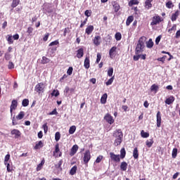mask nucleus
<instances>
[{
    "mask_svg": "<svg viewBox=\"0 0 180 180\" xmlns=\"http://www.w3.org/2000/svg\"><path fill=\"white\" fill-rule=\"evenodd\" d=\"M146 41V37H142L139 39L138 44L135 49V54H141L144 51V42Z\"/></svg>",
    "mask_w": 180,
    "mask_h": 180,
    "instance_id": "1",
    "label": "nucleus"
},
{
    "mask_svg": "<svg viewBox=\"0 0 180 180\" xmlns=\"http://www.w3.org/2000/svg\"><path fill=\"white\" fill-rule=\"evenodd\" d=\"M45 88H46V85L44 84H43L42 82L38 83L35 86L34 91L39 94H43V92H44Z\"/></svg>",
    "mask_w": 180,
    "mask_h": 180,
    "instance_id": "2",
    "label": "nucleus"
},
{
    "mask_svg": "<svg viewBox=\"0 0 180 180\" xmlns=\"http://www.w3.org/2000/svg\"><path fill=\"white\" fill-rule=\"evenodd\" d=\"M160 22H161V17H160V15H155L153 17L150 25L151 26H155V25H158Z\"/></svg>",
    "mask_w": 180,
    "mask_h": 180,
    "instance_id": "3",
    "label": "nucleus"
},
{
    "mask_svg": "<svg viewBox=\"0 0 180 180\" xmlns=\"http://www.w3.org/2000/svg\"><path fill=\"white\" fill-rule=\"evenodd\" d=\"M110 157L112 161L115 162H120V155H115L113 153H110Z\"/></svg>",
    "mask_w": 180,
    "mask_h": 180,
    "instance_id": "4",
    "label": "nucleus"
},
{
    "mask_svg": "<svg viewBox=\"0 0 180 180\" xmlns=\"http://www.w3.org/2000/svg\"><path fill=\"white\" fill-rule=\"evenodd\" d=\"M90 160H91V152H89V150H86V152L84 153V156L83 158L84 164H88Z\"/></svg>",
    "mask_w": 180,
    "mask_h": 180,
    "instance_id": "5",
    "label": "nucleus"
},
{
    "mask_svg": "<svg viewBox=\"0 0 180 180\" xmlns=\"http://www.w3.org/2000/svg\"><path fill=\"white\" fill-rule=\"evenodd\" d=\"M104 119L109 124H113V123H115V120H113V117H112L110 114H106Z\"/></svg>",
    "mask_w": 180,
    "mask_h": 180,
    "instance_id": "6",
    "label": "nucleus"
},
{
    "mask_svg": "<svg viewBox=\"0 0 180 180\" xmlns=\"http://www.w3.org/2000/svg\"><path fill=\"white\" fill-rule=\"evenodd\" d=\"M116 51H117V46H112L109 51V56L110 58H115L116 57Z\"/></svg>",
    "mask_w": 180,
    "mask_h": 180,
    "instance_id": "7",
    "label": "nucleus"
},
{
    "mask_svg": "<svg viewBox=\"0 0 180 180\" xmlns=\"http://www.w3.org/2000/svg\"><path fill=\"white\" fill-rule=\"evenodd\" d=\"M113 137L115 139L123 138V132H122V129H118L115 131L113 133Z\"/></svg>",
    "mask_w": 180,
    "mask_h": 180,
    "instance_id": "8",
    "label": "nucleus"
},
{
    "mask_svg": "<svg viewBox=\"0 0 180 180\" xmlns=\"http://www.w3.org/2000/svg\"><path fill=\"white\" fill-rule=\"evenodd\" d=\"M11 134L12 136H15V139H19V137H20V136H22V133H20V131H19L18 129H13L11 130Z\"/></svg>",
    "mask_w": 180,
    "mask_h": 180,
    "instance_id": "9",
    "label": "nucleus"
},
{
    "mask_svg": "<svg viewBox=\"0 0 180 180\" xmlns=\"http://www.w3.org/2000/svg\"><path fill=\"white\" fill-rule=\"evenodd\" d=\"M18 108V101L17 100H13L11 105V108H10V112L12 115V112Z\"/></svg>",
    "mask_w": 180,
    "mask_h": 180,
    "instance_id": "10",
    "label": "nucleus"
},
{
    "mask_svg": "<svg viewBox=\"0 0 180 180\" xmlns=\"http://www.w3.org/2000/svg\"><path fill=\"white\" fill-rule=\"evenodd\" d=\"M175 101V97L174 96H170L169 98H166L165 103L166 105H171L172 103H174Z\"/></svg>",
    "mask_w": 180,
    "mask_h": 180,
    "instance_id": "11",
    "label": "nucleus"
},
{
    "mask_svg": "<svg viewBox=\"0 0 180 180\" xmlns=\"http://www.w3.org/2000/svg\"><path fill=\"white\" fill-rule=\"evenodd\" d=\"M77 151H78V145H74L71 148L70 155L72 157V155H75L77 154Z\"/></svg>",
    "mask_w": 180,
    "mask_h": 180,
    "instance_id": "12",
    "label": "nucleus"
},
{
    "mask_svg": "<svg viewBox=\"0 0 180 180\" xmlns=\"http://www.w3.org/2000/svg\"><path fill=\"white\" fill-rule=\"evenodd\" d=\"M153 0H146L145 1V8L146 9H151L153 8V4L151 2H153Z\"/></svg>",
    "mask_w": 180,
    "mask_h": 180,
    "instance_id": "13",
    "label": "nucleus"
},
{
    "mask_svg": "<svg viewBox=\"0 0 180 180\" xmlns=\"http://www.w3.org/2000/svg\"><path fill=\"white\" fill-rule=\"evenodd\" d=\"M94 32V25H89L85 30V33L89 36Z\"/></svg>",
    "mask_w": 180,
    "mask_h": 180,
    "instance_id": "14",
    "label": "nucleus"
},
{
    "mask_svg": "<svg viewBox=\"0 0 180 180\" xmlns=\"http://www.w3.org/2000/svg\"><path fill=\"white\" fill-rule=\"evenodd\" d=\"M157 126L161 127V112L160 111L157 113Z\"/></svg>",
    "mask_w": 180,
    "mask_h": 180,
    "instance_id": "15",
    "label": "nucleus"
},
{
    "mask_svg": "<svg viewBox=\"0 0 180 180\" xmlns=\"http://www.w3.org/2000/svg\"><path fill=\"white\" fill-rule=\"evenodd\" d=\"M84 68H86V70H88L89 67H91L89 57H86L84 60Z\"/></svg>",
    "mask_w": 180,
    "mask_h": 180,
    "instance_id": "16",
    "label": "nucleus"
},
{
    "mask_svg": "<svg viewBox=\"0 0 180 180\" xmlns=\"http://www.w3.org/2000/svg\"><path fill=\"white\" fill-rule=\"evenodd\" d=\"M77 58H82L84 57V49L80 48L77 50Z\"/></svg>",
    "mask_w": 180,
    "mask_h": 180,
    "instance_id": "17",
    "label": "nucleus"
},
{
    "mask_svg": "<svg viewBox=\"0 0 180 180\" xmlns=\"http://www.w3.org/2000/svg\"><path fill=\"white\" fill-rule=\"evenodd\" d=\"M101 37L100 36H96L94 37V44H95V46H99V44H101Z\"/></svg>",
    "mask_w": 180,
    "mask_h": 180,
    "instance_id": "18",
    "label": "nucleus"
},
{
    "mask_svg": "<svg viewBox=\"0 0 180 180\" xmlns=\"http://www.w3.org/2000/svg\"><path fill=\"white\" fill-rule=\"evenodd\" d=\"M178 16H179V11H176L172 15V22H175L176 19L178 18Z\"/></svg>",
    "mask_w": 180,
    "mask_h": 180,
    "instance_id": "19",
    "label": "nucleus"
},
{
    "mask_svg": "<svg viewBox=\"0 0 180 180\" xmlns=\"http://www.w3.org/2000/svg\"><path fill=\"white\" fill-rule=\"evenodd\" d=\"M108 99V94H104L101 98V103H102V105H105V103H106V101Z\"/></svg>",
    "mask_w": 180,
    "mask_h": 180,
    "instance_id": "20",
    "label": "nucleus"
},
{
    "mask_svg": "<svg viewBox=\"0 0 180 180\" xmlns=\"http://www.w3.org/2000/svg\"><path fill=\"white\" fill-rule=\"evenodd\" d=\"M154 46V42L153 41L152 39H149L148 41L146 42V47L148 49H153Z\"/></svg>",
    "mask_w": 180,
    "mask_h": 180,
    "instance_id": "21",
    "label": "nucleus"
},
{
    "mask_svg": "<svg viewBox=\"0 0 180 180\" xmlns=\"http://www.w3.org/2000/svg\"><path fill=\"white\" fill-rule=\"evenodd\" d=\"M112 6L114 8L115 12H119V9H120V6L117 2L114 1L112 3Z\"/></svg>",
    "mask_w": 180,
    "mask_h": 180,
    "instance_id": "22",
    "label": "nucleus"
},
{
    "mask_svg": "<svg viewBox=\"0 0 180 180\" xmlns=\"http://www.w3.org/2000/svg\"><path fill=\"white\" fill-rule=\"evenodd\" d=\"M134 20V18L133 15H130L127 18V21H126V25L127 26H130V23Z\"/></svg>",
    "mask_w": 180,
    "mask_h": 180,
    "instance_id": "23",
    "label": "nucleus"
},
{
    "mask_svg": "<svg viewBox=\"0 0 180 180\" xmlns=\"http://www.w3.org/2000/svg\"><path fill=\"white\" fill-rule=\"evenodd\" d=\"M123 141V138H116L114 142L115 146H120L122 144V141Z\"/></svg>",
    "mask_w": 180,
    "mask_h": 180,
    "instance_id": "24",
    "label": "nucleus"
},
{
    "mask_svg": "<svg viewBox=\"0 0 180 180\" xmlns=\"http://www.w3.org/2000/svg\"><path fill=\"white\" fill-rule=\"evenodd\" d=\"M120 169L122 171H126L127 169V162H122L120 165Z\"/></svg>",
    "mask_w": 180,
    "mask_h": 180,
    "instance_id": "25",
    "label": "nucleus"
},
{
    "mask_svg": "<svg viewBox=\"0 0 180 180\" xmlns=\"http://www.w3.org/2000/svg\"><path fill=\"white\" fill-rule=\"evenodd\" d=\"M160 89V87L158 86V85L157 84H153L151 86H150V91L153 92V91H155V93L158 92V89Z\"/></svg>",
    "mask_w": 180,
    "mask_h": 180,
    "instance_id": "26",
    "label": "nucleus"
},
{
    "mask_svg": "<svg viewBox=\"0 0 180 180\" xmlns=\"http://www.w3.org/2000/svg\"><path fill=\"white\" fill-rule=\"evenodd\" d=\"M133 157L135 160H137V158H139V149H137V148H134V149Z\"/></svg>",
    "mask_w": 180,
    "mask_h": 180,
    "instance_id": "27",
    "label": "nucleus"
},
{
    "mask_svg": "<svg viewBox=\"0 0 180 180\" xmlns=\"http://www.w3.org/2000/svg\"><path fill=\"white\" fill-rule=\"evenodd\" d=\"M146 144L148 148L153 146V144H154V141H153V139H148L146 142Z\"/></svg>",
    "mask_w": 180,
    "mask_h": 180,
    "instance_id": "28",
    "label": "nucleus"
},
{
    "mask_svg": "<svg viewBox=\"0 0 180 180\" xmlns=\"http://www.w3.org/2000/svg\"><path fill=\"white\" fill-rule=\"evenodd\" d=\"M23 117H25V112H23V111H20L19 112V114L18 115V116H16L17 120H22V119H23Z\"/></svg>",
    "mask_w": 180,
    "mask_h": 180,
    "instance_id": "29",
    "label": "nucleus"
},
{
    "mask_svg": "<svg viewBox=\"0 0 180 180\" xmlns=\"http://www.w3.org/2000/svg\"><path fill=\"white\" fill-rule=\"evenodd\" d=\"M141 136L143 139H147V138L150 137V134H148V132L144 131V130H142L141 131Z\"/></svg>",
    "mask_w": 180,
    "mask_h": 180,
    "instance_id": "30",
    "label": "nucleus"
},
{
    "mask_svg": "<svg viewBox=\"0 0 180 180\" xmlns=\"http://www.w3.org/2000/svg\"><path fill=\"white\" fill-rule=\"evenodd\" d=\"M77 166H73L70 171V174L75 175V174H77Z\"/></svg>",
    "mask_w": 180,
    "mask_h": 180,
    "instance_id": "31",
    "label": "nucleus"
},
{
    "mask_svg": "<svg viewBox=\"0 0 180 180\" xmlns=\"http://www.w3.org/2000/svg\"><path fill=\"white\" fill-rule=\"evenodd\" d=\"M120 158L123 159L124 158V157H126V149H124V148H122L120 150Z\"/></svg>",
    "mask_w": 180,
    "mask_h": 180,
    "instance_id": "32",
    "label": "nucleus"
},
{
    "mask_svg": "<svg viewBox=\"0 0 180 180\" xmlns=\"http://www.w3.org/2000/svg\"><path fill=\"white\" fill-rule=\"evenodd\" d=\"M43 147V142L39 141L37 143H36L34 146L35 150H39V148H41Z\"/></svg>",
    "mask_w": 180,
    "mask_h": 180,
    "instance_id": "33",
    "label": "nucleus"
},
{
    "mask_svg": "<svg viewBox=\"0 0 180 180\" xmlns=\"http://www.w3.org/2000/svg\"><path fill=\"white\" fill-rule=\"evenodd\" d=\"M20 0H13L11 8H16L19 5Z\"/></svg>",
    "mask_w": 180,
    "mask_h": 180,
    "instance_id": "34",
    "label": "nucleus"
},
{
    "mask_svg": "<svg viewBox=\"0 0 180 180\" xmlns=\"http://www.w3.org/2000/svg\"><path fill=\"white\" fill-rule=\"evenodd\" d=\"M75 130H77V127H75V125L70 127L69 129V134H74V133H75Z\"/></svg>",
    "mask_w": 180,
    "mask_h": 180,
    "instance_id": "35",
    "label": "nucleus"
},
{
    "mask_svg": "<svg viewBox=\"0 0 180 180\" xmlns=\"http://www.w3.org/2000/svg\"><path fill=\"white\" fill-rule=\"evenodd\" d=\"M114 80H115V76L109 79L108 81L105 82V84L107 85V86H109V85H112V84H113Z\"/></svg>",
    "mask_w": 180,
    "mask_h": 180,
    "instance_id": "36",
    "label": "nucleus"
},
{
    "mask_svg": "<svg viewBox=\"0 0 180 180\" xmlns=\"http://www.w3.org/2000/svg\"><path fill=\"white\" fill-rule=\"evenodd\" d=\"M133 5H139V1L138 0H131L129 2V6H133Z\"/></svg>",
    "mask_w": 180,
    "mask_h": 180,
    "instance_id": "37",
    "label": "nucleus"
},
{
    "mask_svg": "<svg viewBox=\"0 0 180 180\" xmlns=\"http://www.w3.org/2000/svg\"><path fill=\"white\" fill-rule=\"evenodd\" d=\"M41 63H42V64H47L48 63H50V59H49L46 56H43Z\"/></svg>",
    "mask_w": 180,
    "mask_h": 180,
    "instance_id": "38",
    "label": "nucleus"
},
{
    "mask_svg": "<svg viewBox=\"0 0 180 180\" xmlns=\"http://www.w3.org/2000/svg\"><path fill=\"white\" fill-rule=\"evenodd\" d=\"M166 7H167L168 9H171L172 8H174V4H172V1H169L166 3Z\"/></svg>",
    "mask_w": 180,
    "mask_h": 180,
    "instance_id": "39",
    "label": "nucleus"
},
{
    "mask_svg": "<svg viewBox=\"0 0 180 180\" xmlns=\"http://www.w3.org/2000/svg\"><path fill=\"white\" fill-rule=\"evenodd\" d=\"M51 96H58V95H60V91H58V90H53L52 93L51 94Z\"/></svg>",
    "mask_w": 180,
    "mask_h": 180,
    "instance_id": "40",
    "label": "nucleus"
},
{
    "mask_svg": "<svg viewBox=\"0 0 180 180\" xmlns=\"http://www.w3.org/2000/svg\"><path fill=\"white\" fill-rule=\"evenodd\" d=\"M177 154H178V149L174 148L172 150V158H176Z\"/></svg>",
    "mask_w": 180,
    "mask_h": 180,
    "instance_id": "41",
    "label": "nucleus"
},
{
    "mask_svg": "<svg viewBox=\"0 0 180 180\" xmlns=\"http://www.w3.org/2000/svg\"><path fill=\"white\" fill-rule=\"evenodd\" d=\"M60 153V146L57 143L55 146V151H53V155H56V153Z\"/></svg>",
    "mask_w": 180,
    "mask_h": 180,
    "instance_id": "42",
    "label": "nucleus"
},
{
    "mask_svg": "<svg viewBox=\"0 0 180 180\" xmlns=\"http://www.w3.org/2000/svg\"><path fill=\"white\" fill-rule=\"evenodd\" d=\"M9 160H11V155L7 154L4 158V164L5 165L8 164V162H9Z\"/></svg>",
    "mask_w": 180,
    "mask_h": 180,
    "instance_id": "43",
    "label": "nucleus"
},
{
    "mask_svg": "<svg viewBox=\"0 0 180 180\" xmlns=\"http://www.w3.org/2000/svg\"><path fill=\"white\" fill-rule=\"evenodd\" d=\"M22 105L25 108H26V106H29V99L22 100Z\"/></svg>",
    "mask_w": 180,
    "mask_h": 180,
    "instance_id": "44",
    "label": "nucleus"
},
{
    "mask_svg": "<svg viewBox=\"0 0 180 180\" xmlns=\"http://www.w3.org/2000/svg\"><path fill=\"white\" fill-rule=\"evenodd\" d=\"M60 139H61V134L60 132H56L55 134V140L56 141H59Z\"/></svg>",
    "mask_w": 180,
    "mask_h": 180,
    "instance_id": "45",
    "label": "nucleus"
},
{
    "mask_svg": "<svg viewBox=\"0 0 180 180\" xmlns=\"http://www.w3.org/2000/svg\"><path fill=\"white\" fill-rule=\"evenodd\" d=\"M115 39L119 41L120 40H122V34L120 32H117L115 34Z\"/></svg>",
    "mask_w": 180,
    "mask_h": 180,
    "instance_id": "46",
    "label": "nucleus"
},
{
    "mask_svg": "<svg viewBox=\"0 0 180 180\" xmlns=\"http://www.w3.org/2000/svg\"><path fill=\"white\" fill-rule=\"evenodd\" d=\"M63 160H60L58 162V164L56 165V168H58V169H63L62 168H61V165H63Z\"/></svg>",
    "mask_w": 180,
    "mask_h": 180,
    "instance_id": "47",
    "label": "nucleus"
},
{
    "mask_svg": "<svg viewBox=\"0 0 180 180\" xmlns=\"http://www.w3.org/2000/svg\"><path fill=\"white\" fill-rule=\"evenodd\" d=\"M7 41L8 44H13V39H12V35H8Z\"/></svg>",
    "mask_w": 180,
    "mask_h": 180,
    "instance_id": "48",
    "label": "nucleus"
},
{
    "mask_svg": "<svg viewBox=\"0 0 180 180\" xmlns=\"http://www.w3.org/2000/svg\"><path fill=\"white\" fill-rule=\"evenodd\" d=\"M108 77H112L113 75V68H109L108 70Z\"/></svg>",
    "mask_w": 180,
    "mask_h": 180,
    "instance_id": "49",
    "label": "nucleus"
},
{
    "mask_svg": "<svg viewBox=\"0 0 180 180\" xmlns=\"http://www.w3.org/2000/svg\"><path fill=\"white\" fill-rule=\"evenodd\" d=\"M84 15L85 16H86L87 18H89V16H91V15H92V11L91 10H86L84 12Z\"/></svg>",
    "mask_w": 180,
    "mask_h": 180,
    "instance_id": "50",
    "label": "nucleus"
},
{
    "mask_svg": "<svg viewBox=\"0 0 180 180\" xmlns=\"http://www.w3.org/2000/svg\"><path fill=\"white\" fill-rule=\"evenodd\" d=\"M42 127L44 129V131L45 134L47 133V131H49V127L47 126V123L44 124Z\"/></svg>",
    "mask_w": 180,
    "mask_h": 180,
    "instance_id": "51",
    "label": "nucleus"
},
{
    "mask_svg": "<svg viewBox=\"0 0 180 180\" xmlns=\"http://www.w3.org/2000/svg\"><path fill=\"white\" fill-rule=\"evenodd\" d=\"M101 58H102V55L101 53H97V58H96V64H99V61H101Z\"/></svg>",
    "mask_w": 180,
    "mask_h": 180,
    "instance_id": "52",
    "label": "nucleus"
},
{
    "mask_svg": "<svg viewBox=\"0 0 180 180\" xmlns=\"http://www.w3.org/2000/svg\"><path fill=\"white\" fill-rule=\"evenodd\" d=\"M6 165V168H7V172H12V167H11V164H9V162H7Z\"/></svg>",
    "mask_w": 180,
    "mask_h": 180,
    "instance_id": "53",
    "label": "nucleus"
},
{
    "mask_svg": "<svg viewBox=\"0 0 180 180\" xmlns=\"http://www.w3.org/2000/svg\"><path fill=\"white\" fill-rule=\"evenodd\" d=\"M8 70H13V68H15V65L13 64V63L10 61L8 63Z\"/></svg>",
    "mask_w": 180,
    "mask_h": 180,
    "instance_id": "54",
    "label": "nucleus"
},
{
    "mask_svg": "<svg viewBox=\"0 0 180 180\" xmlns=\"http://www.w3.org/2000/svg\"><path fill=\"white\" fill-rule=\"evenodd\" d=\"M44 165V161H41V163H39L37 166V171H40V169H41V167H43V165Z\"/></svg>",
    "mask_w": 180,
    "mask_h": 180,
    "instance_id": "55",
    "label": "nucleus"
},
{
    "mask_svg": "<svg viewBox=\"0 0 180 180\" xmlns=\"http://www.w3.org/2000/svg\"><path fill=\"white\" fill-rule=\"evenodd\" d=\"M103 159V156L99 155V156L96 158V162H97V164H99V162H101Z\"/></svg>",
    "mask_w": 180,
    "mask_h": 180,
    "instance_id": "56",
    "label": "nucleus"
},
{
    "mask_svg": "<svg viewBox=\"0 0 180 180\" xmlns=\"http://www.w3.org/2000/svg\"><path fill=\"white\" fill-rule=\"evenodd\" d=\"M73 70L72 67H70L67 71L68 75H72Z\"/></svg>",
    "mask_w": 180,
    "mask_h": 180,
    "instance_id": "57",
    "label": "nucleus"
},
{
    "mask_svg": "<svg viewBox=\"0 0 180 180\" xmlns=\"http://www.w3.org/2000/svg\"><path fill=\"white\" fill-rule=\"evenodd\" d=\"M161 37H162V36L159 35V36L155 39V44H160V41H161Z\"/></svg>",
    "mask_w": 180,
    "mask_h": 180,
    "instance_id": "58",
    "label": "nucleus"
},
{
    "mask_svg": "<svg viewBox=\"0 0 180 180\" xmlns=\"http://www.w3.org/2000/svg\"><path fill=\"white\" fill-rule=\"evenodd\" d=\"M58 44H59L58 40H56V41H53L51 42L49 44V46H57Z\"/></svg>",
    "mask_w": 180,
    "mask_h": 180,
    "instance_id": "59",
    "label": "nucleus"
},
{
    "mask_svg": "<svg viewBox=\"0 0 180 180\" xmlns=\"http://www.w3.org/2000/svg\"><path fill=\"white\" fill-rule=\"evenodd\" d=\"M16 120H18V119H16V117H13L12 119L13 126H16L18 124V122Z\"/></svg>",
    "mask_w": 180,
    "mask_h": 180,
    "instance_id": "60",
    "label": "nucleus"
},
{
    "mask_svg": "<svg viewBox=\"0 0 180 180\" xmlns=\"http://www.w3.org/2000/svg\"><path fill=\"white\" fill-rule=\"evenodd\" d=\"M49 115L52 116L53 115H58V112H57V109L55 108L52 112L49 113Z\"/></svg>",
    "mask_w": 180,
    "mask_h": 180,
    "instance_id": "61",
    "label": "nucleus"
},
{
    "mask_svg": "<svg viewBox=\"0 0 180 180\" xmlns=\"http://www.w3.org/2000/svg\"><path fill=\"white\" fill-rule=\"evenodd\" d=\"M139 60H140V54L134 56V61H139Z\"/></svg>",
    "mask_w": 180,
    "mask_h": 180,
    "instance_id": "62",
    "label": "nucleus"
},
{
    "mask_svg": "<svg viewBox=\"0 0 180 180\" xmlns=\"http://www.w3.org/2000/svg\"><path fill=\"white\" fill-rule=\"evenodd\" d=\"M175 37H176V39H179V38H180V30H179L176 32Z\"/></svg>",
    "mask_w": 180,
    "mask_h": 180,
    "instance_id": "63",
    "label": "nucleus"
},
{
    "mask_svg": "<svg viewBox=\"0 0 180 180\" xmlns=\"http://www.w3.org/2000/svg\"><path fill=\"white\" fill-rule=\"evenodd\" d=\"M5 58L6 60H11V55L9 53H6L5 54Z\"/></svg>",
    "mask_w": 180,
    "mask_h": 180,
    "instance_id": "64",
    "label": "nucleus"
}]
</instances>
